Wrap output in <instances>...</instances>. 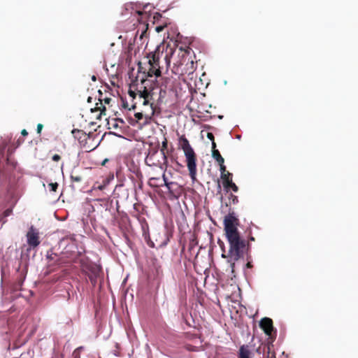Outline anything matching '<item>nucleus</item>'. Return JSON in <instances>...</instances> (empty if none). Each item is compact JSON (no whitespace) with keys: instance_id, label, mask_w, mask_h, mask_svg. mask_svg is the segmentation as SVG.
Listing matches in <instances>:
<instances>
[{"instance_id":"obj_31","label":"nucleus","mask_w":358,"mask_h":358,"mask_svg":"<svg viewBox=\"0 0 358 358\" xmlns=\"http://www.w3.org/2000/svg\"><path fill=\"white\" fill-rule=\"evenodd\" d=\"M111 101V99L110 98H105L103 99V101H104V103L106 104H108Z\"/></svg>"},{"instance_id":"obj_6","label":"nucleus","mask_w":358,"mask_h":358,"mask_svg":"<svg viewBox=\"0 0 358 358\" xmlns=\"http://www.w3.org/2000/svg\"><path fill=\"white\" fill-rule=\"evenodd\" d=\"M80 265L83 272L89 277L91 283L95 285L96 278L99 275L101 268L96 264L90 262L87 257H82L80 259Z\"/></svg>"},{"instance_id":"obj_17","label":"nucleus","mask_w":358,"mask_h":358,"mask_svg":"<svg viewBox=\"0 0 358 358\" xmlns=\"http://www.w3.org/2000/svg\"><path fill=\"white\" fill-rule=\"evenodd\" d=\"M145 87V85L141 86L140 89L136 90L137 92H136L135 90H132L131 89H129L128 94L131 97H132L134 99H135L136 98V96L138 97L139 90H143Z\"/></svg>"},{"instance_id":"obj_25","label":"nucleus","mask_w":358,"mask_h":358,"mask_svg":"<svg viewBox=\"0 0 358 358\" xmlns=\"http://www.w3.org/2000/svg\"><path fill=\"white\" fill-rule=\"evenodd\" d=\"M80 349H82V347L78 348L74 350V352L73 353V356L74 358H80L79 351Z\"/></svg>"},{"instance_id":"obj_16","label":"nucleus","mask_w":358,"mask_h":358,"mask_svg":"<svg viewBox=\"0 0 358 358\" xmlns=\"http://www.w3.org/2000/svg\"><path fill=\"white\" fill-rule=\"evenodd\" d=\"M220 165V169L221 171V178L225 176H231V173L229 171H227L226 166L224 165V163L219 164Z\"/></svg>"},{"instance_id":"obj_26","label":"nucleus","mask_w":358,"mask_h":358,"mask_svg":"<svg viewBox=\"0 0 358 358\" xmlns=\"http://www.w3.org/2000/svg\"><path fill=\"white\" fill-rule=\"evenodd\" d=\"M52 159L54 161V162H59L60 159H61V157L60 155H57V154H55L52 156Z\"/></svg>"},{"instance_id":"obj_12","label":"nucleus","mask_w":358,"mask_h":358,"mask_svg":"<svg viewBox=\"0 0 358 358\" xmlns=\"http://www.w3.org/2000/svg\"><path fill=\"white\" fill-rule=\"evenodd\" d=\"M92 113L95 112H99V115H97L96 118L100 119L102 115H106V107L103 104L102 100L99 99V102L96 103V106L94 108H91Z\"/></svg>"},{"instance_id":"obj_40","label":"nucleus","mask_w":358,"mask_h":358,"mask_svg":"<svg viewBox=\"0 0 358 358\" xmlns=\"http://www.w3.org/2000/svg\"><path fill=\"white\" fill-rule=\"evenodd\" d=\"M92 80L93 81H96V76H92Z\"/></svg>"},{"instance_id":"obj_38","label":"nucleus","mask_w":358,"mask_h":358,"mask_svg":"<svg viewBox=\"0 0 358 358\" xmlns=\"http://www.w3.org/2000/svg\"><path fill=\"white\" fill-rule=\"evenodd\" d=\"M137 13H138V15H146L143 11H138Z\"/></svg>"},{"instance_id":"obj_34","label":"nucleus","mask_w":358,"mask_h":358,"mask_svg":"<svg viewBox=\"0 0 358 358\" xmlns=\"http://www.w3.org/2000/svg\"><path fill=\"white\" fill-rule=\"evenodd\" d=\"M163 29H164V27H163L159 26V27H156V31H157V32H160V31H162L163 30Z\"/></svg>"},{"instance_id":"obj_13","label":"nucleus","mask_w":358,"mask_h":358,"mask_svg":"<svg viewBox=\"0 0 358 358\" xmlns=\"http://www.w3.org/2000/svg\"><path fill=\"white\" fill-rule=\"evenodd\" d=\"M251 351L248 345H243L239 348L238 358H251Z\"/></svg>"},{"instance_id":"obj_2","label":"nucleus","mask_w":358,"mask_h":358,"mask_svg":"<svg viewBox=\"0 0 358 358\" xmlns=\"http://www.w3.org/2000/svg\"><path fill=\"white\" fill-rule=\"evenodd\" d=\"M161 92L162 90L157 86L145 87L143 90H139L138 99L142 102L144 108L141 112L135 113L136 121L144 120V124L150 122L155 112V96Z\"/></svg>"},{"instance_id":"obj_33","label":"nucleus","mask_w":358,"mask_h":358,"mask_svg":"<svg viewBox=\"0 0 358 358\" xmlns=\"http://www.w3.org/2000/svg\"><path fill=\"white\" fill-rule=\"evenodd\" d=\"M231 197H232V200H233V202L234 203H236L238 202V198L236 196H234V195H231Z\"/></svg>"},{"instance_id":"obj_11","label":"nucleus","mask_w":358,"mask_h":358,"mask_svg":"<svg viewBox=\"0 0 358 358\" xmlns=\"http://www.w3.org/2000/svg\"><path fill=\"white\" fill-rule=\"evenodd\" d=\"M222 179L223 182V186L227 191L231 189L235 192H238V187L234 182H233L232 175L230 176L223 177Z\"/></svg>"},{"instance_id":"obj_22","label":"nucleus","mask_w":358,"mask_h":358,"mask_svg":"<svg viewBox=\"0 0 358 358\" xmlns=\"http://www.w3.org/2000/svg\"><path fill=\"white\" fill-rule=\"evenodd\" d=\"M166 171H163V173H162V178H163V180H164V185L168 188V189H170V185L171 184V182H169L167 181V178L166 176V174H165Z\"/></svg>"},{"instance_id":"obj_18","label":"nucleus","mask_w":358,"mask_h":358,"mask_svg":"<svg viewBox=\"0 0 358 358\" xmlns=\"http://www.w3.org/2000/svg\"><path fill=\"white\" fill-rule=\"evenodd\" d=\"M273 348V345H267V354H268V358H275V352H271V348Z\"/></svg>"},{"instance_id":"obj_30","label":"nucleus","mask_w":358,"mask_h":358,"mask_svg":"<svg viewBox=\"0 0 358 358\" xmlns=\"http://www.w3.org/2000/svg\"><path fill=\"white\" fill-rule=\"evenodd\" d=\"M231 268V273H234V268H235V262H231L230 264Z\"/></svg>"},{"instance_id":"obj_41","label":"nucleus","mask_w":358,"mask_h":358,"mask_svg":"<svg viewBox=\"0 0 358 358\" xmlns=\"http://www.w3.org/2000/svg\"><path fill=\"white\" fill-rule=\"evenodd\" d=\"M91 99H92V98L89 97L88 99H87L88 102H91Z\"/></svg>"},{"instance_id":"obj_23","label":"nucleus","mask_w":358,"mask_h":358,"mask_svg":"<svg viewBox=\"0 0 358 358\" xmlns=\"http://www.w3.org/2000/svg\"><path fill=\"white\" fill-rule=\"evenodd\" d=\"M6 164L8 165H11L13 167H15V164H16V162H15L14 161H12L9 156L8 155L7 156V158H6Z\"/></svg>"},{"instance_id":"obj_27","label":"nucleus","mask_w":358,"mask_h":358,"mask_svg":"<svg viewBox=\"0 0 358 358\" xmlns=\"http://www.w3.org/2000/svg\"><path fill=\"white\" fill-rule=\"evenodd\" d=\"M207 138L210 140L211 141H215V137H214V135L213 133L211 132H208L207 134Z\"/></svg>"},{"instance_id":"obj_36","label":"nucleus","mask_w":358,"mask_h":358,"mask_svg":"<svg viewBox=\"0 0 358 358\" xmlns=\"http://www.w3.org/2000/svg\"><path fill=\"white\" fill-rule=\"evenodd\" d=\"M255 238H254L252 236H250L248 237V240H246V241H248V243H249V241H255Z\"/></svg>"},{"instance_id":"obj_35","label":"nucleus","mask_w":358,"mask_h":358,"mask_svg":"<svg viewBox=\"0 0 358 358\" xmlns=\"http://www.w3.org/2000/svg\"><path fill=\"white\" fill-rule=\"evenodd\" d=\"M217 150V149H216V143L214 141H212V150Z\"/></svg>"},{"instance_id":"obj_39","label":"nucleus","mask_w":358,"mask_h":358,"mask_svg":"<svg viewBox=\"0 0 358 358\" xmlns=\"http://www.w3.org/2000/svg\"><path fill=\"white\" fill-rule=\"evenodd\" d=\"M108 161V159H105L102 162L101 165H102V166H104V165L106 164V163Z\"/></svg>"},{"instance_id":"obj_21","label":"nucleus","mask_w":358,"mask_h":358,"mask_svg":"<svg viewBox=\"0 0 358 358\" xmlns=\"http://www.w3.org/2000/svg\"><path fill=\"white\" fill-rule=\"evenodd\" d=\"M167 147H168V141H167L166 138H164V141L162 143V148H161L159 152L165 153V150H167Z\"/></svg>"},{"instance_id":"obj_4","label":"nucleus","mask_w":358,"mask_h":358,"mask_svg":"<svg viewBox=\"0 0 358 358\" xmlns=\"http://www.w3.org/2000/svg\"><path fill=\"white\" fill-rule=\"evenodd\" d=\"M179 144L186 157L187 166L189 171L190 178L192 180H194L196 175V154L185 136L180 137Z\"/></svg>"},{"instance_id":"obj_20","label":"nucleus","mask_w":358,"mask_h":358,"mask_svg":"<svg viewBox=\"0 0 358 358\" xmlns=\"http://www.w3.org/2000/svg\"><path fill=\"white\" fill-rule=\"evenodd\" d=\"M71 180L73 182H80L82 180V178L79 175L71 174Z\"/></svg>"},{"instance_id":"obj_3","label":"nucleus","mask_w":358,"mask_h":358,"mask_svg":"<svg viewBox=\"0 0 358 358\" xmlns=\"http://www.w3.org/2000/svg\"><path fill=\"white\" fill-rule=\"evenodd\" d=\"M148 64L146 66H143L142 63H138V71L143 73L144 76L141 78V83L144 85L147 82L148 77L155 76L159 77L161 76V70L159 66V52L155 51L148 55Z\"/></svg>"},{"instance_id":"obj_43","label":"nucleus","mask_w":358,"mask_h":358,"mask_svg":"<svg viewBox=\"0 0 358 358\" xmlns=\"http://www.w3.org/2000/svg\"><path fill=\"white\" fill-rule=\"evenodd\" d=\"M99 358H101V357H99Z\"/></svg>"},{"instance_id":"obj_10","label":"nucleus","mask_w":358,"mask_h":358,"mask_svg":"<svg viewBox=\"0 0 358 358\" xmlns=\"http://www.w3.org/2000/svg\"><path fill=\"white\" fill-rule=\"evenodd\" d=\"M47 258L49 259L48 266L50 268L53 267L54 266H58L60 267L69 264V261L64 259L63 257H58L57 254L55 253L48 255Z\"/></svg>"},{"instance_id":"obj_15","label":"nucleus","mask_w":358,"mask_h":358,"mask_svg":"<svg viewBox=\"0 0 358 358\" xmlns=\"http://www.w3.org/2000/svg\"><path fill=\"white\" fill-rule=\"evenodd\" d=\"M160 180V177L159 176H157V177H152L150 178V180H149V184L150 186H152V187H161L163 185L162 184H159L157 182V181H159Z\"/></svg>"},{"instance_id":"obj_1","label":"nucleus","mask_w":358,"mask_h":358,"mask_svg":"<svg viewBox=\"0 0 358 358\" xmlns=\"http://www.w3.org/2000/svg\"><path fill=\"white\" fill-rule=\"evenodd\" d=\"M238 219L234 212L229 213L224 219V230L229 245V255L230 258L238 261L246 257L249 259L250 250V243L241 236L238 230Z\"/></svg>"},{"instance_id":"obj_14","label":"nucleus","mask_w":358,"mask_h":358,"mask_svg":"<svg viewBox=\"0 0 358 358\" xmlns=\"http://www.w3.org/2000/svg\"><path fill=\"white\" fill-rule=\"evenodd\" d=\"M212 157L217 162L218 164L224 163V159L220 155L218 150H212Z\"/></svg>"},{"instance_id":"obj_28","label":"nucleus","mask_w":358,"mask_h":358,"mask_svg":"<svg viewBox=\"0 0 358 358\" xmlns=\"http://www.w3.org/2000/svg\"><path fill=\"white\" fill-rule=\"evenodd\" d=\"M43 127V125L42 124H41V123L38 124V125H37V133L38 134H41Z\"/></svg>"},{"instance_id":"obj_19","label":"nucleus","mask_w":358,"mask_h":358,"mask_svg":"<svg viewBox=\"0 0 358 358\" xmlns=\"http://www.w3.org/2000/svg\"><path fill=\"white\" fill-rule=\"evenodd\" d=\"M48 187L50 188V191L55 192L58 188L57 182H50L48 184Z\"/></svg>"},{"instance_id":"obj_9","label":"nucleus","mask_w":358,"mask_h":358,"mask_svg":"<svg viewBox=\"0 0 358 358\" xmlns=\"http://www.w3.org/2000/svg\"><path fill=\"white\" fill-rule=\"evenodd\" d=\"M259 327L264 331L265 334L271 339L272 342L275 338L273 337V333L275 334V331H274L273 329V320L269 317H264L259 322Z\"/></svg>"},{"instance_id":"obj_32","label":"nucleus","mask_w":358,"mask_h":358,"mask_svg":"<svg viewBox=\"0 0 358 358\" xmlns=\"http://www.w3.org/2000/svg\"><path fill=\"white\" fill-rule=\"evenodd\" d=\"M21 134L24 136H26L28 135V132L26 129H22L21 131Z\"/></svg>"},{"instance_id":"obj_37","label":"nucleus","mask_w":358,"mask_h":358,"mask_svg":"<svg viewBox=\"0 0 358 358\" xmlns=\"http://www.w3.org/2000/svg\"><path fill=\"white\" fill-rule=\"evenodd\" d=\"M252 266H252V262H249V261H248V263L246 264V267H247V268H252Z\"/></svg>"},{"instance_id":"obj_29","label":"nucleus","mask_w":358,"mask_h":358,"mask_svg":"<svg viewBox=\"0 0 358 358\" xmlns=\"http://www.w3.org/2000/svg\"><path fill=\"white\" fill-rule=\"evenodd\" d=\"M164 59H165V60H166V62L167 66H169V65H170V62H171V61H170V58H169V55H168V54H166V55H165Z\"/></svg>"},{"instance_id":"obj_7","label":"nucleus","mask_w":358,"mask_h":358,"mask_svg":"<svg viewBox=\"0 0 358 358\" xmlns=\"http://www.w3.org/2000/svg\"><path fill=\"white\" fill-rule=\"evenodd\" d=\"M72 134L74 137L78 140L80 146L86 152L94 150L98 146V144L92 143L94 138L93 135L90 134H87L80 129H73Z\"/></svg>"},{"instance_id":"obj_24","label":"nucleus","mask_w":358,"mask_h":358,"mask_svg":"<svg viewBox=\"0 0 358 358\" xmlns=\"http://www.w3.org/2000/svg\"><path fill=\"white\" fill-rule=\"evenodd\" d=\"M12 212L13 210L11 208H8L3 211V215L4 217H8L9 215H11Z\"/></svg>"},{"instance_id":"obj_8","label":"nucleus","mask_w":358,"mask_h":358,"mask_svg":"<svg viewBox=\"0 0 358 358\" xmlns=\"http://www.w3.org/2000/svg\"><path fill=\"white\" fill-rule=\"evenodd\" d=\"M27 241L30 248H35L38 247L40 243V236L39 233L37 229H36L34 226H31L27 231Z\"/></svg>"},{"instance_id":"obj_5","label":"nucleus","mask_w":358,"mask_h":358,"mask_svg":"<svg viewBox=\"0 0 358 358\" xmlns=\"http://www.w3.org/2000/svg\"><path fill=\"white\" fill-rule=\"evenodd\" d=\"M145 163L148 166H158L162 171H166L168 160L166 153L159 152L157 149L150 150L145 158Z\"/></svg>"},{"instance_id":"obj_42","label":"nucleus","mask_w":358,"mask_h":358,"mask_svg":"<svg viewBox=\"0 0 358 358\" xmlns=\"http://www.w3.org/2000/svg\"><path fill=\"white\" fill-rule=\"evenodd\" d=\"M55 269V268H50L51 271H54Z\"/></svg>"}]
</instances>
